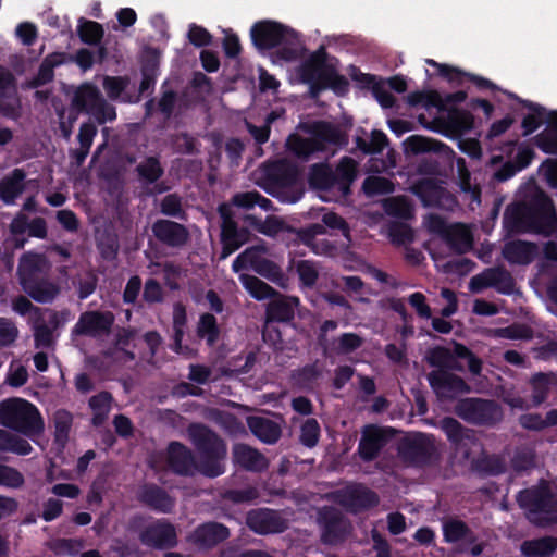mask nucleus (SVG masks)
Returning <instances> with one entry per match:
<instances>
[{
	"instance_id": "f257e3e1",
	"label": "nucleus",
	"mask_w": 557,
	"mask_h": 557,
	"mask_svg": "<svg viewBox=\"0 0 557 557\" xmlns=\"http://www.w3.org/2000/svg\"><path fill=\"white\" fill-rule=\"evenodd\" d=\"M504 223L511 232L548 237L557 227V210L550 197L531 184L521 190L517 201L507 206Z\"/></svg>"
},
{
	"instance_id": "f03ea898",
	"label": "nucleus",
	"mask_w": 557,
	"mask_h": 557,
	"mask_svg": "<svg viewBox=\"0 0 557 557\" xmlns=\"http://www.w3.org/2000/svg\"><path fill=\"white\" fill-rule=\"evenodd\" d=\"M302 129L309 135L308 138L293 134L286 140L288 150L302 160H308L318 152H325L333 147L346 144L342 129L329 122L308 123L302 126Z\"/></svg>"
},
{
	"instance_id": "7ed1b4c3",
	"label": "nucleus",
	"mask_w": 557,
	"mask_h": 557,
	"mask_svg": "<svg viewBox=\"0 0 557 557\" xmlns=\"http://www.w3.org/2000/svg\"><path fill=\"white\" fill-rule=\"evenodd\" d=\"M187 434L201 456L198 471L208 478H216L224 473L223 461L227 453L225 442L214 431L201 423H191L187 428Z\"/></svg>"
},
{
	"instance_id": "20e7f679",
	"label": "nucleus",
	"mask_w": 557,
	"mask_h": 557,
	"mask_svg": "<svg viewBox=\"0 0 557 557\" xmlns=\"http://www.w3.org/2000/svg\"><path fill=\"white\" fill-rule=\"evenodd\" d=\"M0 424L32 440L41 435L45 429L37 407L22 398L0 401Z\"/></svg>"
},
{
	"instance_id": "39448f33",
	"label": "nucleus",
	"mask_w": 557,
	"mask_h": 557,
	"mask_svg": "<svg viewBox=\"0 0 557 557\" xmlns=\"http://www.w3.org/2000/svg\"><path fill=\"white\" fill-rule=\"evenodd\" d=\"M251 38L260 49L281 46L277 54L285 61H295L302 55V45L296 32L276 22L263 21L251 28Z\"/></svg>"
},
{
	"instance_id": "423d86ee",
	"label": "nucleus",
	"mask_w": 557,
	"mask_h": 557,
	"mask_svg": "<svg viewBox=\"0 0 557 557\" xmlns=\"http://www.w3.org/2000/svg\"><path fill=\"white\" fill-rule=\"evenodd\" d=\"M517 502L532 524L547 528L557 523V497L547 485L519 492Z\"/></svg>"
},
{
	"instance_id": "0eeeda50",
	"label": "nucleus",
	"mask_w": 557,
	"mask_h": 557,
	"mask_svg": "<svg viewBox=\"0 0 557 557\" xmlns=\"http://www.w3.org/2000/svg\"><path fill=\"white\" fill-rule=\"evenodd\" d=\"M301 77L306 83L331 87L341 94L345 92L348 86L347 79L338 75L335 69L327 63L324 47H320L304 62L301 65Z\"/></svg>"
},
{
	"instance_id": "6e6552de",
	"label": "nucleus",
	"mask_w": 557,
	"mask_h": 557,
	"mask_svg": "<svg viewBox=\"0 0 557 557\" xmlns=\"http://www.w3.org/2000/svg\"><path fill=\"white\" fill-rule=\"evenodd\" d=\"M455 413L463 421L474 425H494L503 420L502 407L492 399L463 398L457 401Z\"/></svg>"
},
{
	"instance_id": "1a4fd4ad",
	"label": "nucleus",
	"mask_w": 557,
	"mask_h": 557,
	"mask_svg": "<svg viewBox=\"0 0 557 557\" xmlns=\"http://www.w3.org/2000/svg\"><path fill=\"white\" fill-rule=\"evenodd\" d=\"M72 106L95 116L99 124L113 121L116 117L115 108L108 103L100 90L92 84L85 83L76 88Z\"/></svg>"
},
{
	"instance_id": "9d476101",
	"label": "nucleus",
	"mask_w": 557,
	"mask_h": 557,
	"mask_svg": "<svg viewBox=\"0 0 557 557\" xmlns=\"http://www.w3.org/2000/svg\"><path fill=\"white\" fill-rule=\"evenodd\" d=\"M400 457L411 465L424 466L437 461L440 453L432 435L416 434L399 445Z\"/></svg>"
},
{
	"instance_id": "9b49d317",
	"label": "nucleus",
	"mask_w": 557,
	"mask_h": 557,
	"mask_svg": "<svg viewBox=\"0 0 557 557\" xmlns=\"http://www.w3.org/2000/svg\"><path fill=\"white\" fill-rule=\"evenodd\" d=\"M115 317L111 311H85L72 329V335L101 338L111 333Z\"/></svg>"
},
{
	"instance_id": "f8f14e48",
	"label": "nucleus",
	"mask_w": 557,
	"mask_h": 557,
	"mask_svg": "<svg viewBox=\"0 0 557 557\" xmlns=\"http://www.w3.org/2000/svg\"><path fill=\"white\" fill-rule=\"evenodd\" d=\"M218 211L222 219L221 240L223 247L221 251V259H225L248 242L249 232L245 228L239 230L237 227L231 205L222 203L219 206Z\"/></svg>"
},
{
	"instance_id": "ddd939ff",
	"label": "nucleus",
	"mask_w": 557,
	"mask_h": 557,
	"mask_svg": "<svg viewBox=\"0 0 557 557\" xmlns=\"http://www.w3.org/2000/svg\"><path fill=\"white\" fill-rule=\"evenodd\" d=\"M490 287L502 294H511L515 289V280L504 267H494L472 276L469 282V288L473 293Z\"/></svg>"
},
{
	"instance_id": "4468645a",
	"label": "nucleus",
	"mask_w": 557,
	"mask_h": 557,
	"mask_svg": "<svg viewBox=\"0 0 557 557\" xmlns=\"http://www.w3.org/2000/svg\"><path fill=\"white\" fill-rule=\"evenodd\" d=\"M440 428L447 436L454 450L462 455L463 459H469L471 450L476 445L474 431L463 426L458 420L451 417H445L440 421Z\"/></svg>"
},
{
	"instance_id": "2eb2a0df",
	"label": "nucleus",
	"mask_w": 557,
	"mask_h": 557,
	"mask_svg": "<svg viewBox=\"0 0 557 557\" xmlns=\"http://www.w3.org/2000/svg\"><path fill=\"white\" fill-rule=\"evenodd\" d=\"M319 524L322 529L321 541L334 545L342 542L350 531L349 522L335 508L324 507L319 512Z\"/></svg>"
},
{
	"instance_id": "dca6fc26",
	"label": "nucleus",
	"mask_w": 557,
	"mask_h": 557,
	"mask_svg": "<svg viewBox=\"0 0 557 557\" xmlns=\"http://www.w3.org/2000/svg\"><path fill=\"white\" fill-rule=\"evenodd\" d=\"M454 370H433L428 374V381L441 398H453L457 394L469 393L470 387L463 379L453 373Z\"/></svg>"
},
{
	"instance_id": "f3484780",
	"label": "nucleus",
	"mask_w": 557,
	"mask_h": 557,
	"mask_svg": "<svg viewBox=\"0 0 557 557\" xmlns=\"http://www.w3.org/2000/svg\"><path fill=\"white\" fill-rule=\"evenodd\" d=\"M47 322L42 315L37 317L29 324L33 331L34 346L36 349L54 350L57 344L55 331L61 325L60 313L49 310Z\"/></svg>"
},
{
	"instance_id": "a211bd4d",
	"label": "nucleus",
	"mask_w": 557,
	"mask_h": 557,
	"mask_svg": "<svg viewBox=\"0 0 557 557\" xmlns=\"http://www.w3.org/2000/svg\"><path fill=\"white\" fill-rule=\"evenodd\" d=\"M379 496L364 485H349L337 494V502L351 512L374 507L379 504Z\"/></svg>"
},
{
	"instance_id": "6ab92c4d",
	"label": "nucleus",
	"mask_w": 557,
	"mask_h": 557,
	"mask_svg": "<svg viewBox=\"0 0 557 557\" xmlns=\"http://www.w3.org/2000/svg\"><path fill=\"white\" fill-rule=\"evenodd\" d=\"M247 525L260 534L278 533L287 528V521L275 510L256 509L247 515Z\"/></svg>"
},
{
	"instance_id": "aec40b11",
	"label": "nucleus",
	"mask_w": 557,
	"mask_h": 557,
	"mask_svg": "<svg viewBox=\"0 0 557 557\" xmlns=\"http://www.w3.org/2000/svg\"><path fill=\"white\" fill-rule=\"evenodd\" d=\"M151 230L154 237L169 247H183L189 239L188 230L183 224L171 220H157Z\"/></svg>"
},
{
	"instance_id": "412c9836",
	"label": "nucleus",
	"mask_w": 557,
	"mask_h": 557,
	"mask_svg": "<svg viewBox=\"0 0 557 557\" xmlns=\"http://www.w3.org/2000/svg\"><path fill=\"white\" fill-rule=\"evenodd\" d=\"M139 539L144 545L168 548L176 544V532L172 524L159 521L145 528Z\"/></svg>"
},
{
	"instance_id": "4be33fe9",
	"label": "nucleus",
	"mask_w": 557,
	"mask_h": 557,
	"mask_svg": "<svg viewBox=\"0 0 557 557\" xmlns=\"http://www.w3.org/2000/svg\"><path fill=\"white\" fill-rule=\"evenodd\" d=\"M387 437L385 431L376 425H366L361 432L358 453L362 460L375 459L385 446Z\"/></svg>"
},
{
	"instance_id": "5701e85b",
	"label": "nucleus",
	"mask_w": 557,
	"mask_h": 557,
	"mask_svg": "<svg viewBox=\"0 0 557 557\" xmlns=\"http://www.w3.org/2000/svg\"><path fill=\"white\" fill-rule=\"evenodd\" d=\"M50 269L47 258L37 252L28 251L21 256L16 275L21 286L38 278L37 275Z\"/></svg>"
},
{
	"instance_id": "b1692460",
	"label": "nucleus",
	"mask_w": 557,
	"mask_h": 557,
	"mask_svg": "<svg viewBox=\"0 0 557 557\" xmlns=\"http://www.w3.org/2000/svg\"><path fill=\"white\" fill-rule=\"evenodd\" d=\"M230 530L219 522H207L198 525L189 540L201 548H211L230 536Z\"/></svg>"
},
{
	"instance_id": "393cba45",
	"label": "nucleus",
	"mask_w": 557,
	"mask_h": 557,
	"mask_svg": "<svg viewBox=\"0 0 557 557\" xmlns=\"http://www.w3.org/2000/svg\"><path fill=\"white\" fill-rule=\"evenodd\" d=\"M168 463L175 473L181 475H193L198 470V465L191 450L178 442L170 443L168 447Z\"/></svg>"
},
{
	"instance_id": "a878e982",
	"label": "nucleus",
	"mask_w": 557,
	"mask_h": 557,
	"mask_svg": "<svg viewBox=\"0 0 557 557\" xmlns=\"http://www.w3.org/2000/svg\"><path fill=\"white\" fill-rule=\"evenodd\" d=\"M97 132L96 125L91 122L81 124L76 136L78 147L69 150L71 166L78 169L83 165L89 154Z\"/></svg>"
},
{
	"instance_id": "bb28decb",
	"label": "nucleus",
	"mask_w": 557,
	"mask_h": 557,
	"mask_svg": "<svg viewBox=\"0 0 557 557\" xmlns=\"http://www.w3.org/2000/svg\"><path fill=\"white\" fill-rule=\"evenodd\" d=\"M503 257L511 264H530L539 253L536 244L525 240H510L503 247Z\"/></svg>"
},
{
	"instance_id": "cd10ccee",
	"label": "nucleus",
	"mask_w": 557,
	"mask_h": 557,
	"mask_svg": "<svg viewBox=\"0 0 557 557\" xmlns=\"http://www.w3.org/2000/svg\"><path fill=\"white\" fill-rule=\"evenodd\" d=\"M232 454L234 461L248 471L260 472L269 466L268 459L263 454L244 443L235 444Z\"/></svg>"
},
{
	"instance_id": "c85d7f7f",
	"label": "nucleus",
	"mask_w": 557,
	"mask_h": 557,
	"mask_svg": "<svg viewBox=\"0 0 557 557\" xmlns=\"http://www.w3.org/2000/svg\"><path fill=\"white\" fill-rule=\"evenodd\" d=\"M447 135H460L473 126V116L469 111L453 109L436 120Z\"/></svg>"
},
{
	"instance_id": "c756f323",
	"label": "nucleus",
	"mask_w": 557,
	"mask_h": 557,
	"mask_svg": "<svg viewBox=\"0 0 557 557\" xmlns=\"http://www.w3.org/2000/svg\"><path fill=\"white\" fill-rule=\"evenodd\" d=\"M299 305L297 297L284 296L277 292L268 305L267 315L269 320L288 322L294 319L295 309Z\"/></svg>"
},
{
	"instance_id": "7c9ffc66",
	"label": "nucleus",
	"mask_w": 557,
	"mask_h": 557,
	"mask_svg": "<svg viewBox=\"0 0 557 557\" xmlns=\"http://www.w3.org/2000/svg\"><path fill=\"white\" fill-rule=\"evenodd\" d=\"M247 425L256 437L267 444L276 443L282 434L280 424L269 418L258 416L248 417Z\"/></svg>"
},
{
	"instance_id": "2f4dec72",
	"label": "nucleus",
	"mask_w": 557,
	"mask_h": 557,
	"mask_svg": "<svg viewBox=\"0 0 557 557\" xmlns=\"http://www.w3.org/2000/svg\"><path fill=\"white\" fill-rule=\"evenodd\" d=\"M72 58L64 52H53L48 54L42 60L37 75L28 83V86L30 88H37L52 82L54 78V67L70 62Z\"/></svg>"
},
{
	"instance_id": "473e14b6",
	"label": "nucleus",
	"mask_w": 557,
	"mask_h": 557,
	"mask_svg": "<svg viewBox=\"0 0 557 557\" xmlns=\"http://www.w3.org/2000/svg\"><path fill=\"white\" fill-rule=\"evenodd\" d=\"M139 499L150 508L164 513L171 512L175 505L173 497L153 484L144 486Z\"/></svg>"
},
{
	"instance_id": "72a5a7b5",
	"label": "nucleus",
	"mask_w": 557,
	"mask_h": 557,
	"mask_svg": "<svg viewBox=\"0 0 557 557\" xmlns=\"http://www.w3.org/2000/svg\"><path fill=\"white\" fill-rule=\"evenodd\" d=\"M557 383L556 374L549 372H539L533 374L529 379V385L531 387V405L536 408L544 404L550 393V386Z\"/></svg>"
},
{
	"instance_id": "f704fd0d",
	"label": "nucleus",
	"mask_w": 557,
	"mask_h": 557,
	"mask_svg": "<svg viewBox=\"0 0 557 557\" xmlns=\"http://www.w3.org/2000/svg\"><path fill=\"white\" fill-rule=\"evenodd\" d=\"M21 287L32 299L39 304H50L60 294V287L48 278H36Z\"/></svg>"
},
{
	"instance_id": "c9c22d12",
	"label": "nucleus",
	"mask_w": 557,
	"mask_h": 557,
	"mask_svg": "<svg viewBox=\"0 0 557 557\" xmlns=\"http://www.w3.org/2000/svg\"><path fill=\"white\" fill-rule=\"evenodd\" d=\"M25 172L22 169H15L12 173L3 177L0 182V198L5 205H13L15 199L23 194Z\"/></svg>"
},
{
	"instance_id": "e433bc0d",
	"label": "nucleus",
	"mask_w": 557,
	"mask_h": 557,
	"mask_svg": "<svg viewBox=\"0 0 557 557\" xmlns=\"http://www.w3.org/2000/svg\"><path fill=\"white\" fill-rule=\"evenodd\" d=\"M449 248L458 253H465L472 248L473 237L468 226L461 223L451 224L443 238Z\"/></svg>"
},
{
	"instance_id": "4c0bfd02",
	"label": "nucleus",
	"mask_w": 557,
	"mask_h": 557,
	"mask_svg": "<svg viewBox=\"0 0 557 557\" xmlns=\"http://www.w3.org/2000/svg\"><path fill=\"white\" fill-rule=\"evenodd\" d=\"M520 549L524 557H552L557 550V537L547 535L527 540Z\"/></svg>"
},
{
	"instance_id": "58836bf2",
	"label": "nucleus",
	"mask_w": 557,
	"mask_h": 557,
	"mask_svg": "<svg viewBox=\"0 0 557 557\" xmlns=\"http://www.w3.org/2000/svg\"><path fill=\"white\" fill-rule=\"evenodd\" d=\"M33 447L29 442L18 433H12L9 429H0V455L15 454L20 456L29 455Z\"/></svg>"
},
{
	"instance_id": "ea45409f",
	"label": "nucleus",
	"mask_w": 557,
	"mask_h": 557,
	"mask_svg": "<svg viewBox=\"0 0 557 557\" xmlns=\"http://www.w3.org/2000/svg\"><path fill=\"white\" fill-rule=\"evenodd\" d=\"M333 175L335 176L336 190L342 195H347L357 176V162L349 157H344L336 170L333 171Z\"/></svg>"
},
{
	"instance_id": "a19ab883",
	"label": "nucleus",
	"mask_w": 557,
	"mask_h": 557,
	"mask_svg": "<svg viewBox=\"0 0 557 557\" xmlns=\"http://www.w3.org/2000/svg\"><path fill=\"white\" fill-rule=\"evenodd\" d=\"M268 248L264 245H256L248 247L242 253H239L233 262V271L239 272L242 270L251 268L253 271L258 268V264L263 262L267 258Z\"/></svg>"
},
{
	"instance_id": "79ce46f5",
	"label": "nucleus",
	"mask_w": 557,
	"mask_h": 557,
	"mask_svg": "<svg viewBox=\"0 0 557 557\" xmlns=\"http://www.w3.org/2000/svg\"><path fill=\"white\" fill-rule=\"evenodd\" d=\"M425 360L431 367L436 368V370L461 369V366L455 358L454 354L449 349L441 346L429 349L425 354Z\"/></svg>"
},
{
	"instance_id": "37998d69",
	"label": "nucleus",
	"mask_w": 557,
	"mask_h": 557,
	"mask_svg": "<svg viewBox=\"0 0 557 557\" xmlns=\"http://www.w3.org/2000/svg\"><path fill=\"white\" fill-rule=\"evenodd\" d=\"M239 281L251 297L257 300L272 299L277 292L257 276L240 274Z\"/></svg>"
},
{
	"instance_id": "c03bdc74",
	"label": "nucleus",
	"mask_w": 557,
	"mask_h": 557,
	"mask_svg": "<svg viewBox=\"0 0 557 557\" xmlns=\"http://www.w3.org/2000/svg\"><path fill=\"white\" fill-rule=\"evenodd\" d=\"M407 146H408V149L413 153H423V152H431V151L437 152V153H443L446 156L454 153L450 150V148L448 146H446L445 144H443L438 140L432 139V138L420 136V135L410 136L407 139Z\"/></svg>"
},
{
	"instance_id": "a18cd8bd",
	"label": "nucleus",
	"mask_w": 557,
	"mask_h": 557,
	"mask_svg": "<svg viewBox=\"0 0 557 557\" xmlns=\"http://www.w3.org/2000/svg\"><path fill=\"white\" fill-rule=\"evenodd\" d=\"M138 178L147 185L156 183L164 174L158 157H146L136 166Z\"/></svg>"
},
{
	"instance_id": "49530a36",
	"label": "nucleus",
	"mask_w": 557,
	"mask_h": 557,
	"mask_svg": "<svg viewBox=\"0 0 557 557\" xmlns=\"http://www.w3.org/2000/svg\"><path fill=\"white\" fill-rule=\"evenodd\" d=\"M309 183L312 187L321 190L336 189L333 170L327 164H314L309 173Z\"/></svg>"
},
{
	"instance_id": "de8ad7c7",
	"label": "nucleus",
	"mask_w": 557,
	"mask_h": 557,
	"mask_svg": "<svg viewBox=\"0 0 557 557\" xmlns=\"http://www.w3.org/2000/svg\"><path fill=\"white\" fill-rule=\"evenodd\" d=\"M445 541L455 543L461 540L473 542L475 540L472 531L461 520L449 519L443 524Z\"/></svg>"
},
{
	"instance_id": "09e8293b",
	"label": "nucleus",
	"mask_w": 557,
	"mask_h": 557,
	"mask_svg": "<svg viewBox=\"0 0 557 557\" xmlns=\"http://www.w3.org/2000/svg\"><path fill=\"white\" fill-rule=\"evenodd\" d=\"M231 207L236 206L243 209H251L256 205L261 209L269 211L272 209L270 199L261 196L258 191L237 193L232 197Z\"/></svg>"
},
{
	"instance_id": "8fccbe9b",
	"label": "nucleus",
	"mask_w": 557,
	"mask_h": 557,
	"mask_svg": "<svg viewBox=\"0 0 557 557\" xmlns=\"http://www.w3.org/2000/svg\"><path fill=\"white\" fill-rule=\"evenodd\" d=\"M362 345V338L354 333H345L330 345H325V351L345 355L358 349Z\"/></svg>"
},
{
	"instance_id": "3c124183",
	"label": "nucleus",
	"mask_w": 557,
	"mask_h": 557,
	"mask_svg": "<svg viewBox=\"0 0 557 557\" xmlns=\"http://www.w3.org/2000/svg\"><path fill=\"white\" fill-rule=\"evenodd\" d=\"M255 272L276 284L281 288H286L288 286V277L285 275L281 267L272 260L265 259L263 262L259 263Z\"/></svg>"
},
{
	"instance_id": "603ef678",
	"label": "nucleus",
	"mask_w": 557,
	"mask_h": 557,
	"mask_svg": "<svg viewBox=\"0 0 557 557\" xmlns=\"http://www.w3.org/2000/svg\"><path fill=\"white\" fill-rule=\"evenodd\" d=\"M383 207L388 215L401 219H410L412 216V205L405 196L386 198L383 201Z\"/></svg>"
},
{
	"instance_id": "864d4df0",
	"label": "nucleus",
	"mask_w": 557,
	"mask_h": 557,
	"mask_svg": "<svg viewBox=\"0 0 557 557\" xmlns=\"http://www.w3.org/2000/svg\"><path fill=\"white\" fill-rule=\"evenodd\" d=\"M11 306L12 310L22 315L25 317L28 314V323H30L33 320H35L37 317L42 315L46 313V311H49V309H44L40 307L35 306L28 297L24 295H17L11 299Z\"/></svg>"
},
{
	"instance_id": "5fc2aeb1",
	"label": "nucleus",
	"mask_w": 557,
	"mask_h": 557,
	"mask_svg": "<svg viewBox=\"0 0 557 557\" xmlns=\"http://www.w3.org/2000/svg\"><path fill=\"white\" fill-rule=\"evenodd\" d=\"M197 334L200 338H205L209 346H213L219 338L220 331L216 319L211 313H203L197 325Z\"/></svg>"
},
{
	"instance_id": "6e6d98bb",
	"label": "nucleus",
	"mask_w": 557,
	"mask_h": 557,
	"mask_svg": "<svg viewBox=\"0 0 557 557\" xmlns=\"http://www.w3.org/2000/svg\"><path fill=\"white\" fill-rule=\"evenodd\" d=\"M320 376L321 370L317 364H307L292 374L294 384L304 389L312 388Z\"/></svg>"
},
{
	"instance_id": "4d7b16f0",
	"label": "nucleus",
	"mask_w": 557,
	"mask_h": 557,
	"mask_svg": "<svg viewBox=\"0 0 557 557\" xmlns=\"http://www.w3.org/2000/svg\"><path fill=\"white\" fill-rule=\"evenodd\" d=\"M53 422H54V428H55V431H54L55 441L60 445L64 446L69 440V434H70V430H71L72 422H73V417L67 410L60 409V410L55 411V413L53 416Z\"/></svg>"
},
{
	"instance_id": "13d9d810",
	"label": "nucleus",
	"mask_w": 557,
	"mask_h": 557,
	"mask_svg": "<svg viewBox=\"0 0 557 557\" xmlns=\"http://www.w3.org/2000/svg\"><path fill=\"white\" fill-rule=\"evenodd\" d=\"M417 194L425 207H433L440 206V201L446 193L432 182H423L417 186Z\"/></svg>"
},
{
	"instance_id": "bf43d9fd",
	"label": "nucleus",
	"mask_w": 557,
	"mask_h": 557,
	"mask_svg": "<svg viewBox=\"0 0 557 557\" xmlns=\"http://www.w3.org/2000/svg\"><path fill=\"white\" fill-rule=\"evenodd\" d=\"M362 189L368 196L384 195L394 191V184L388 178L371 175L363 181Z\"/></svg>"
},
{
	"instance_id": "052dcab7",
	"label": "nucleus",
	"mask_w": 557,
	"mask_h": 557,
	"mask_svg": "<svg viewBox=\"0 0 557 557\" xmlns=\"http://www.w3.org/2000/svg\"><path fill=\"white\" fill-rule=\"evenodd\" d=\"M295 269L301 284L306 287L315 285L319 277V267L311 260H299L295 262Z\"/></svg>"
},
{
	"instance_id": "680f3d73",
	"label": "nucleus",
	"mask_w": 557,
	"mask_h": 557,
	"mask_svg": "<svg viewBox=\"0 0 557 557\" xmlns=\"http://www.w3.org/2000/svg\"><path fill=\"white\" fill-rule=\"evenodd\" d=\"M320 437V425L314 418H308L300 426V443L309 448L314 447Z\"/></svg>"
},
{
	"instance_id": "e2e57ef3",
	"label": "nucleus",
	"mask_w": 557,
	"mask_h": 557,
	"mask_svg": "<svg viewBox=\"0 0 557 557\" xmlns=\"http://www.w3.org/2000/svg\"><path fill=\"white\" fill-rule=\"evenodd\" d=\"M357 147L366 153H377L383 150L387 144L386 135L381 131H373L371 133L370 141L358 137L356 139Z\"/></svg>"
},
{
	"instance_id": "0e129e2a",
	"label": "nucleus",
	"mask_w": 557,
	"mask_h": 557,
	"mask_svg": "<svg viewBox=\"0 0 557 557\" xmlns=\"http://www.w3.org/2000/svg\"><path fill=\"white\" fill-rule=\"evenodd\" d=\"M537 146L548 153H557V116L552 125L537 135Z\"/></svg>"
},
{
	"instance_id": "69168bd1",
	"label": "nucleus",
	"mask_w": 557,
	"mask_h": 557,
	"mask_svg": "<svg viewBox=\"0 0 557 557\" xmlns=\"http://www.w3.org/2000/svg\"><path fill=\"white\" fill-rule=\"evenodd\" d=\"M160 211L169 216L185 218L182 198L177 194L166 195L160 202Z\"/></svg>"
},
{
	"instance_id": "338daca9",
	"label": "nucleus",
	"mask_w": 557,
	"mask_h": 557,
	"mask_svg": "<svg viewBox=\"0 0 557 557\" xmlns=\"http://www.w3.org/2000/svg\"><path fill=\"white\" fill-rule=\"evenodd\" d=\"M24 483V475L17 469L0 463V485L9 488H21Z\"/></svg>"
},
{
	"instance_id": "774afa93",
	"label": "nucleus",
	"mask_w": 557,
	"mask_h": 557,
	"mask_svg": "<svg viewBox=\"0 0 557 557\" xmlns=\"http://www.w3.org/2000/svg\"><path fill=\"white\" fill-rule=\"evenodd\" d=\"M78 34L84 42L96 45L101 40L103 36V28L97 22L86 21L79 25Z\"/></svg>"
}]
</instances>
